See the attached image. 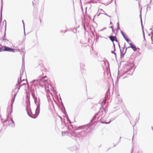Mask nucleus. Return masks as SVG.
Listing matches in <instances>:
<instances>
[{"instance_id": "f257e3e1", "label": "nucleus", "mask_w": 153, "mask_h": 153, "mask_svg": "<svg viewBox=\"0 0 153 153\" xmlns=\"http://www.w3.org/2000/svg\"><path fill=\"white\" fill-rule=\"evenodd\" d=\"M31 92L33 98L34 100L35 103L36 105L37 109H39V108H40L41 104L40 100L39 97L38 98L36 96L35 92L37 94L36 90H35L34 89L32 90Z\"/></svg>"}, {"instance_id": "f03ea898", "label": "nucleus", "mask_w": 153, "mask_h": 153, "mask_svg": "<svg viewBox=\"0 0 153 153\" xmlns=\"http://www.w3.org/2000/svg\"><path fill=\"white\" fill-rule=\"evenodd\" d=\"M87 132L85 130H82L80 132H75L72 133V135L74 136L75 138H77L78 140H82L83 137H85L87 134ZM77 140V139H76Z\"/></svg>"}, {"instance_id": "7ed1b4c3", "label": "nucleus", "mask_w": 153, "mask_h": 153, "mask_svg": "<svg viewBox=\"0 0 153 153\" xmlns=\"http://www.w3.org/2000/svg\"><path fill=\"white\" fill-rule=\"evenodd\" d=\"M134 67L132 66H131L129 67V68H128L127 69L128 70L124 72L121 76H120L119 75H118L117 77V80H118L119 78H120L121 77L122 79H124L126 77H128V76H125L126 74H127L128 75L129 74L130 75H131L134 71Z\"/></svg>"}, {"instance_id": "20e7f679", "label": "nucleus", "mask_w": 153, "mask_h": 153, "mask_svg": "<svg viewBox=\"0 0 153 153\" xmlns=\"http://www.w3.org/2000/svg\"><path fill=\"white\" fill-rule=\"evenodd\" d=\"M30 113L27 110L28 115L31 118H36L39 114L40 108H39V109H37V107H36L35 111H32L30 108Z\"/></svg>"}, {"instance_id": "39448f33", "label": "nucleus", "mask_w": 153, "mask_h": 153, "mask_svg": "<svg viewBox=\"0 0 153 153\" xmlns=\"http://www.w3.org/2000/svg\"><path fill=\"white\" fill-rule=\"evenodd\" d=\"M3 51H8L13 53L15 52L14 49L6 46H3L0 48V52H1Z\"/></svg>"}, {"instance_id": "423d86ee", "label": "nucleus", "mask_w": 153, "mask_h": 153, "mask_svg": "<svg viewBox=\"0 0 153 153\" xmlns=\"http://www.w3.org/2000/svg\"><path fill=\"white\" fill-rule=\"evenodd\" d=\"M24 69L22 68L20 71V76L19 77V79H18L17 83L16 85V86H17L18 85H20L22 81H24V79H23L22 80L21 79L22 75L23 74L24 72Z\"/></svg>"}, {"instance_id": "0eeeda50", "label": "nucleus", "mask_w": 153, "mask_h": 153, "mask_svg": "<svg viewBox=\"0 0 153 153\" xmlns=\"http://www.w3.org/2000/svg\"><path fill=\"white\" fill-rule=\"evenodd\" d=\"M105 111L104 108H100L99 111V113L100 114V115H101V116H102L100 119L101 121H103V119L105 118Z\"/></svg>"}, {"instance_id": "6e6552de", "label": "nucleus", "mask_w": 153, "mask_h": 153, "mask_svg": "<svg viewBox=\"0 0 153 153\" xmlns=\"http://www.w3.org/2000/svg\"><path fill=\"white\" fill-rule=\"evenodd\" d=\"M109 90L108 89V90H107V92H106L107 94H106L105 95V98H104V99L103 100L102 102L101 103V105L102 106H103L104 105H105V103H106V100H107V98H108V92H109Z\"/></svg>"}, {"instance_id": "1a4fd4ad", "label": "nucleus", "mask_w": 153, "mask_h": 153, "mask_svg": "<svg viewBox=\"0 0 153 153\" xmlns=\"http://www.w3.org/2000/svg\"><path fill=\"white\" fill-rule=\"evenodd\" d=\"M98 113H97L94 116L93 118L91 120V123H89L87 125V126H88V128H89V127H90L92 125H93L92 123H93V121H94L96 119L97 117L98 116Z\"/></svg>"}, {"instance_id": "9d476101", "label": "nucleus", "mask_w": 153, "mask_h": 153, "mask_svg": "<svg viewBox=\"0 0 153 153\" xmlns=\"http://www.w3.org/2000/svg\"><path fill=\"white\" fill-rule=\"evenodd\" d=\"M18 92L17 91V92H16V93L14 95V97H13L11 100V112H10V114L11 112H12V111H13V104L14 103V100H15V97L17 94V92Z\"/></svg>"}, {"instance_id": "9b49d317", "label": "nucleus", "mask_w": 153, "mask_h": 153, "mask_svg": "<svg viewBox=\"0 0 153 153\" xmlns=\"http://www.w3.org/2000/svg\"><path fill=\"white\" fill-rule=\"evenodd\" d=\"M129 44L130 45V46L129 47H127V48H131L134 51H137V48L136 47V46L134 45L132 43H129Z\"/></svg>"}, {"instance_id": "f8f14e48", "label": "nucleus", "mask_w": 153, "mask_h": 153, "mask_svg": "<svg viewBox=\"0 0 153 153\" xmlns=\"http://www.w3.org/2000/svg\"><path fill=\"white\" fill-rule=\"evenodd\" d=\"M10 121H9V125L10 126L14 127L15 126L14 122L11 117L10 118Z\"/></svg>"}, {"instance_id": "ddd939ff", "label": "nucleus", "mask_w": 153, "mask_h": 153, "mask_svg": "<svg viewBox=\"0 0 153 153\" xmlns=\"http://www.w3.org/2000/svg\"><path fill=\"white\" fill-rule=\"evenodd\" d=\"M116 117H113L112 118H111L110 119V121L108 122H105V121H100V122L101 123H105V124H109V123H110V122L112 121L113 120H114L115 119Z\"/></svg>"}, {"instance_id": "4468645a", "label": "nucleus", "mask_w": 153, "mask_h": 153, "mask_svg": "<svg viewBox=\"0 0 153 153\" xmlns=\"http://www.w3.org/2000/svg\"><path fill=\"white\" fill-rule=\"evenodd\" d=\"M108 37L112 42H113L115 41V39L116 38V37L115 36H110Z\"/></svg>"}, {"instance_id": "2eb2a0df", "label": "nucleus", "mask_w": 153, "mask_h": 153, "mask_svg": "<svg viewBox=\"0 0 153 153\" xmlns=\"http://www.w3.org/2000/svg\"><path fill=\"white\" fill-rule=\"evenodd\" d=\"M123 38L125 39L129 43V41H131V40L128 39L127 37L125 36V35L123 36Z\"/></svg>"}, {"instance_id": "dca6fc26", "label": "nucleus", "mask_w": 153, "mask_h": 153, "mask_svg": "<svg viewBox=\"0 0 153 153\" xmlns=\"http://www.w3.org/2000/svg\"><path fill=\"white\" fill-rule=\"evenodd\" d=\"M26 93L27 94V96H27L26 100H27V101L28 100V101L29 103V104H30V94H29V95L28 96L27 92H26ZM26 102H27V101Z\"/></svg>"}, {"instance_id": "f3484780", "label": "nucleus", "mask_w": 153, "mask_h": 153, "mask_svg": "<svg viewBox=\"0 0 153 153\" xmlns=\"http://www.w3.org/2000/svg\"><path fill=\"white\" fill-rule=\"evenodd\" d=\"M85 127H87V126L86 125H84V126H79V127H78L77 128V130L81 129H82V128H85Z\"/></svg>"}, {"instance_id": "a211bd4d", "label": "nucleus", "mask_w": 153, "mask_h": 153, "mask_svg": "<svg viewBox=\"0 0 153 153\" xmlns=\"http://www.w3.org/2000/svg\"><path fill=\"white\" fill-rule=\"evenodd\" d=\"M125 54V53L124 52L120 53V58H123L124 57Z\"/></svg>"}, {"instance_id": "6ab92c4d", "label": "nucleus", "mask_w": 153, "mask_h": 153, "mask_svg": "<svg viewBox=\"0 0 153 153\" xmlns=\"http://www.w3.org/2000/svg\"><path fill=\"white\" fill-rule=\"evenodd\" d=\"M46 77V76H45L44 77H42L41 79H39V81H42L43 82H47V80H44V79Z\"/></svg>"}, {"instance_id": "aec40b11", "label": "nucleus", "mask_w": 153, "mask_h": 153, "mask_svg": "<svg viewBox=\"0 0 153 153\" xmlns=\"http://www.w3.org/2000/svg\"><path fill=\"white\" fill-rule=\"evenodd\" d=\"M143 31V39H144V41H145V42H146V39H145V33H144V31L143 30V31Z\"/></svg>"}, {"instance_id": "412c9836", "label": "nucleus", "mask_w": 153, "mask_h": 153, "mask_svg": "<svg viewBox=\"0 0 153 153\" xmlns=\"http://www.w3.org/2000/svg\"><path fill=\"white\" fill-rule=\"evenodd\" d=\"M121 138V137H120V140L118 141L117 142V143L114 146V147L116 146L117 144H118V143H120L121 141L120 139Z\"/></svg>"}, {"instance_id": "4be33fe9", "label": "nucleus", "mask_w": 153, "mask_h": 153, "mask_svg": "<svg viewBox=\"0 0 153 153\" xmlns=\"http://www.w3.org/2000/svg\"><path fill=\"white\" fill-rule=\"evenodd\" d=\"M24 58H25V56L24 55L22 57V66H23L24 65Z\"/></svg>"}, {"instance_id": "5701e85b", "label": "nucleus", "mask_w": 153, "mask_h": 153, "mask_svg": "<svg viewBox=\"0 0 153 153\" xmlns=\"http://www.w3.org/2000/svg\"><path fill=\"white\" fill-rule=\"evenodd\" d=\"M26 85V83H24L23 84H22V85H21L19 87V88H18V90L17 91V92L20 89V88L21 86H23L24 85Z\"/></svg>"}, {"instance_id": "b1692460", "label": "nucleus", "mask_w": 153, "mask_h": 153, "mask_svg": "<svg viewBox=\"0 0 153 153\" xmlns=\"http://www.w3.org/2000/svg\"><path fill=\"white\" fill-rule=\"evenodd\" d=\"M62 105L63 106V108H64V113L65 114V115H67V113L66 112V111H65V107H64V105H63V104L62 103Z\"/></svg>"}, {"instance_id": "393cba45", "label": "nucleus", "mask_w": 153, "mask_h": 153, "mask_svg": "<svg viewBox=\"0 0 153 153\" xmlns=\"http://www.w3.org/2000/svg\"><path fill=\"white\" fill-rule=\"evenodd\" d=\"M141 12H142V10H140V17L141 22H142V17H141Z\"/></svg>"}, {"instance_id": "a878e982", "label": "nucleus", "mask_w": 153, "mask_h": 153, "mask_svg": "<svg viewBox=\"0 0 153 153\" xmlns=\"http://www.w3.org/2000/svg\"><path fill=\"white\" fill-rule=\"evenodd\" d=\"M5 35H6L5 32L4 36H3V38H2V39H3V41L7 40L5 38Z\"/></svg>"}, {"instance_id": "bb28decb", "label": "nucleus", "mask_w": 153, "mask_h": 153, "mask_svg": "<svg viewBox=\"0 0 153 153\" xmlns=\"http://www.w3.org/2000/svg\"><path fill=\"white\" fill-rule=\"evenodd\" d=\"M67 119L68 122L71 123L70 120L69 119L68 116L67 115Z\"/></svg>"}, {"instance_id": "cd10ccee", "label": "nucleus", "mask_w": 153, "mask_h": 153, "mask_svg": "<svg viewBox=\"0 0 153 153\" xmlns=\"http://www.w3.org/2000/svg\"><path fill=\"white\" fill-rule=\"evenodd\" d=\"M120 33H121V34H122V35L123 36L125 35L123 32V31L121 30Z\"/></svg>"}, {"instance_id": "c85d7f7f", "label": "nucleus", "mask_w": 153, "mask_h": 153, "mask_svg": "<svg viewBox=\"0 0 153 153\" xmlns=\"http://www.w3.org/2000/svg\"><path fill=\"white\" fill-rule=\"evenodd\" d=\"M119 103L121 102L122 101V100L121 98H120V99L118 100Z\"/></svg>"}, {"instance_id": "c756f323", "label": "nucleus", "mask_w": 153, "mask_h": 153, "mask_svg": "<svg viewBox=\"0 0 153 153\" xmlns=\"http://www.w3.org/2000/svg\"><path fill=\"white\" fill-rule=\"evenodd\" d=\"M141 22V27H142V31H143V25L142 22Z\"/></svg>"}, {"instance_id": "7c9ffc66", "label": "nucleus", "mask_w": 153, "mask_h": 153, "mask_svg": "<svg viewBox=\"0 0 153 153\" xmlns=\"http://www.w3.org/2000/svg\"><path fill=\"white\" fill-rule=\"evenodd\" d=\"M120 53H124V50H123V49L122 51V49H121V48H120Z\"/></svg>"}, {"instance_id": "2f4dec72", "label": "nucleus", "mask_w": 153, "mask_h": 153, "mask_svg": "<svg viewBox=\"0 0 153 153\" xmlns=\"http://www.w3.org/2000/svg\"><path fill=\"white\" fill-rule=\"evenodd\" d=\"M134 147H132V149H131V153H133V150H134Z\"/></svg>"}, {"instance_id": "473e14b6", "label": "nucleus", "mask_w": 153, "mask_h": 153, "mask_svg": "<svg viewBox=\"0 0 153 153\" xmlns=\"http://www.w3.org/2000/svg\"><path fill=\"white\" fill-rule=\"evenodd\" d=\"M120 26L117 27V30L118 31V30H120Z\"/></svg>"}, {"instance_id": "72a5a7b5", "label": "nucleus", "mask_w": 153, "mask_h": 153, "mask_svg": "<svg viewBox=\"0 0 153 153\" xmlns=\"http://www.w3.org/2000/svg\"><path fill=\"white\" fill-rule=\"evenodd\" d=\"M23 27H24V34H25V24H24V23H23Z\"/></svg>"}, {"instance_id": "f704fd0d", "label": "nucleus", "mask_w": 153, "mask_h": 153, "mask_svg": "<svg viewBox=\"0 0 153 153\" xmlns=\"http://www.w3.org/2000/svg\"><path fill=\"white\" fill-rule=\"evenodd\" d=\"M113 42V45H114V51H115V50H116L115 47V44H114V43Z\"/></svg>"}, {"instance_id": "c9c22d12", "label": "nucleus", "mask_w": 153, "mask_h": 153, "mask_svg": "<svg viewBox=\"0 0 153 153\" xmlns=\"http://www.w3.org/2000/svg\"><path fill=\"white\" fill-rule=\"evenodd\" d=\"M115 51H114H114H111V52L112 53L114 54L115 53Z\"/></svg>"}, {"instance_id": "e433bc0d", "label": "nucleus", "mask_w": 153, "mask_h": 153, "mask_svg": "<svg viewBox=\"0 0 153 153\" xmlns=\"http://www.w3.org/2000/svg\"><path fill=\"white\" fill-rule=\"evenodd\" d=\"M39 80V79H37L36 80H35V79H34V80H33V82H34L35 81H38Z\"/></svg>"}, {"instance_id": "4c0bfd02", "label": "nucleus", "mask_w": 153, "mask_h": 153, "mask_svg": "<svg viewBox=\"0 0 153 153\" xmlns=\"http://www.w3.org/2000/svg\"><path fill=\"white\" fill-rule=\"evenodd\" d=\"M117 27H119V22H118L117 23Z\"/></svg>"}, {"instance_id": "58836bf2", "label": "nucleus", "mask_w": 153, "mask_h": 153, "mask_svg": "<svg viewBox=\"0 0 153 153\" xmlns=\"http://www.w3.org/2000/svg\"><path fill=\"white\" fill-rule=\"evenodd\" d=\"M119 96H117L116 97V99L117 100L119 98Z\"/></svg>"}, {"instance_id": "ea45409f", "label": "nucleus", "mask_w": 153, "mask_h": 153, "mask_svg": "<svg viewBox=\"0 0 153 153\" xmlns=\"http://www.w3.org/2000/svg\"><path fill=\"white\" fill-rule=\"evenodd\" d=\"M128 48H127V47L126 48L125 50V51L124 52V53H126V51H127V50L128 49Z\"/></svg>"}, {"instance_id": "a19ab883", "label": "nucleus", "mask_w": 153, "mask_h": 153, "mask_svg": "<svg viewBox=\"0 0 153 153\" xmlns=\"http://www.w3.org/2000/svg\"><path fill=\"white\" fill-rule=\"evenodd\" d=\"M106 29V27H104L101 30H100L101 31H102L103 30H104L105 29Z\"/></svg>"}, {"instance_id": "79ce46f5", "label": "nucleus", "mask_w": 153, "mask_h": 153, "mask_svg": "<svg viewBox=\"0 0 153 153\" xmlns=\"http://www.w3.org/2000/svg\"><path fill=\"white\" fill-rule=\"evenodd\" d=\"M125 47H126V45H125V44H124V47L122 48L123 49V50H124V49L125 48Z\"/></svg>"}, {"instance_id": "37998d69", "label": "nucleus", "mask_w": 153, "mask_h": 153, "mask_svg": "<svg viewBox=\"0 0 153 153\" xmlns=\"http://www.w3.org/2000/svg\"><path fill=\"white\" fill-rule=\"evenodd\" d=\"M151 39L152 41V42H153V35H152V36L151 37Z\"/></svg>"}, {"instance_id": "c03bdc74", "label": "nucleus", "mask_w": 153, "mask_h": 153, "mask_svg": "<svg viewBox=\"0 0 153 153\" xmlns=\"http://www.w3.org/2000/svg\"><path fill=\"white\" fill-rule=\"evenodd\" d=\"M110 27L112 29V30H113V26H111V27Z\"/></svg>"}, {"instance_id": "a18cd8bd", "label": "nucleus", "mask_w": 153, "mask_h": 153, "mask_svg": "<svg viewBox=\"0 0 153 153\" xmlns=\"http://www.w3.org/2000/svg\"><path fill=\"white\" fill-rule=\"evenodd\" d=\"M115 41H116V42H117L118 43V41L117 40V38L116 37V39H115Z\"/></svg>"}, {"instance_id": "49530a36", "label": "nucleus", "mask_w": 153, "mask_h": 153, "mask_svg": "<svg viewBox=\"0 0 153 153\" xmlns=\"http://www.w3.org/2000/svg\"><path fill=\"white\" fill-rule=\"evenodd\" d=\"M118 45L119 47L120 48V43H119V42H118Z\"/></svg>"}, {"instance_id": "de8ad7c7", "label": "nucleus", "mask_w": 153, "mask_h": 153, "mask_svg": "<svg viewBox=\"0 0 153 153\" xmlns=\"http://www.w3.org/2000/svg\"><path fill=\"white\" fill-rule=\"evenodd\" d=\"M87 10H85V14H86V15H87V13H87Z\"/></svg>"}, {"instance_id": "09e8293b", "label": "nucleus", "mask_w": 153, "mask_h": 153, "mask_svg": "<svg viewBox=\"0 0 153 153\" xmlns=\"http://www.w3.org/2000/svg\"><path fill=\"white\" fill-rule=\"evenodd\" d=\"M105 15H106L107 16H109V17H110V16H109V15H107L106 13H105Z\"/></svg>"}, {"instance_id": "8fccbe9b", "label": "nucleus", "mask_w": 153, "mask_h": 153, "mask_svg": "<svg viewBox=\"0 0 153 153\" xmlns=\"http://www.w3.org/2000/svg\"><path fill=\"white\" fill-rule=\"evenodd\" d=\"M110 25H112V23L111 22H110Z\"/></svg>"}, {"instance_id": "3c124183", "label": "nucleus", "mask_w": 153, "mask_h": 153, "mask_svg": "<svg viewBox=\"0 0 153 153\" xmlns=\"http://www.w3.org/2000/svg\"><path fill=\"white\" fill-rule=\"evenodd\" d=\"M7 119H6V120H5L4 121V122H6L7 121Z\"/></svg>"}, {"instance_id": "603ef678", "label": "nucleus", "mask_w": 153, "mask_h": 153, "mask_svg": "<svg viewBox=\"0 0 153 153\" xmlns=\"http://www.w3.org/2000/svg\"><path fill=\"white\" fill-rule=\"evenodd\" d=\"M114 55H115V56L116 57V53H114Z\"/></svg>"}, {"instance_id": "864d4df0", "label": "nucleus", "mask_w": 153, "mask_h": 153, "mask_svg": "<svg viewBox=\"0 0 153 153\" xmlns=\"http://www.w3.org/2000/svg\"><path fill=\"white\" fill-rule=\"evenodd\" d=\"M60 32L61 33H62V32H63V30H61Z\"/></svg>"}, {"instance_id": "5fc2aeb1", "label": "nucleus", "mask_w": 153, "mask_h": 153, "mask_svg": "<svg viewBox=\"0 0 153 153\" xmlns=\"http://www.w3.org/2000/svg\"><path fill=\"white\" fill-rule=\"evenodd\" d=\"M100 117V116L97 117V120H98L99 118Z\"/></svg>"}, {"instance_id": "6e6d98bb", "label": "nucleus", "mask_w": 153, "mask_h": 153, "mask_svg": "<svg viewBox=\"0 0 153 153\" xmlns=\"http://www.w3.org/2000/svg\"><path fill=\"white\" fill-rule=\"evenodd\" d=\"M151 34H152V35H153V32H151Z\"/></svg>"}, {"instance_id": "4d7b16f0", "label": "nucleus", "mask_w": 153, "mask_h": 153, "mask_svg": "<svg viewBox=\"0 0 153 153\" xmlns=\"http://www.w3.org/2000/svg\"><path fill=\"white\" fill-rule=\"evenodd\" d=\"M100 13H99V14H98V15H97V16H99L100 15Z\"/></svg>"}, {"instance_id": "13d9d810", "label": "nucleus", "mask_w": 153, "mask_h": 153, "mask_svg": "<svg viewBox=\"0 0 153 153\" xmlns=\"http://www.w3.org/2000/svg\"><path fill=\"white\" fill-rule=\"evenodd\" d=\"M137 48V49H138L139 50H140V48Z\"/></svg>"}, {"instance_id": "bf43d9fd", "label": "nucleus", "mask_w": 153, "mask_h": 153, "mask_svg": "<svg viewBox=\"0 0 153 153\" xmlns=\"http://www.w3.org/2000/svg\"><path fill=\"white\" fill-rule=\"evenodd\" d=\"M2 6L1 7V10H2Z\"/></svg>"}, {"instance_id": "052dcab7", "label": "nucleus", "mask_w": 153, "mask_h": 153, "mask_svg": "<svg viewBox=\"0 0 153 153\" xmlns=\"http://www.w3.org/2000/svg\"><path fill=\"white\" fill-rule=\"evenodd\" d=\"M83 10H82V12L83 13Z\"/></svg>"}, {"instance_id": "680f3d73", "label": "nucleus", "mask_w": 153, "mask_h": 153, "mask_svg": "<svg viewBox=\"0 0 153 153\" xmlns=\"http://www.w3.org/2000/svg\"><path fill=\"white\" fill-rule=\"evenodd\" d=\"M22 22H23V23H24V22L23 20H22Z\"/></svg>"}, {"instance_id": "e2e57ef3", "label": "nucleus", "mask_w": 153, "mask_h": 153, "mask_svg": "<svg viewBox=\"0 0 153 153\" xmlns=\"http://www.w3.org/2000/svg\"><path fill=\"white\" fill-rule=\"evenodd\" d=\"M148 35H149V36H150V34H149Z\"/></svg>"}, {"instance_id": "0e129e2a", "label": "nucleus", "mask_w": 153, "mask_h": 153, "mask_svg": "<svg viewBox=\"0 0 153 153\" xmlns=\"http://www.w3.org/2000/svg\"><path fill=\"white\" fill-rule=\"evenodd\" d=\"M6 23H5V27H6Z\"/></svg>"}, {"instance_id": "69168bd1", "label": "nucleus", "mask_w": 153, "mask_h": 153, "mask_svg": "<svg viewBox=\"0 0 153 153\" xmlns=\"http://www.w3.org/2000/svg\"><path fill=\"white\" fill-rule=\"evenodd\" d=\"M95 16H96L95 15L94 16V18L95 17Z\"/></svg>"}, {"instance_id": "338daca9", "label": "nucleus", "mask_w": 153, "mask_h": 153, "mask_svg": "<svg viewBox=\"0 0 153 153\" xmlns=\"http://www.w3.org/2000/svg\"><path fill=\"white\" fill-rule=\"evenodd\" d=\"M81 9H82V10H83V9H82V7H81Z\"/></svg>"}, {"instance_id": "774afa93", "label": "nucleus", "mask_w": 153, "mask_h": 153, "mask_svg": "<svg viewBox=\"0 0 153 153\" xmlns=\"http://www.w3.org/2000/svg\"><path fill=\"white\" fill-rule=\"evenodd\" d=\"M152 44H153V42H152Z\"/></svg>"}]
</instances>
